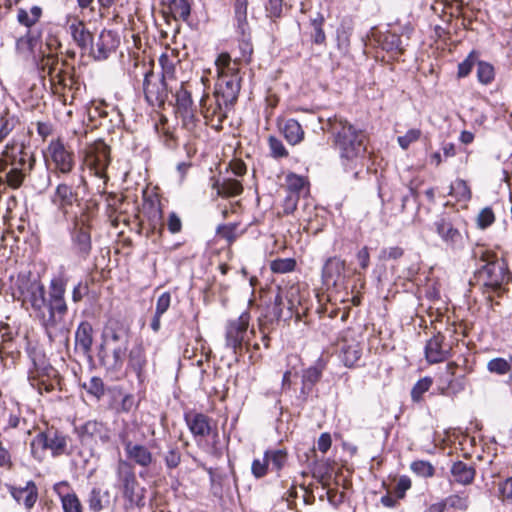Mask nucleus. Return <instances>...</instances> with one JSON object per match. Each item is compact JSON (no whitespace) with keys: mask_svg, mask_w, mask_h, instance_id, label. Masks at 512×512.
<instances>
[{"mask_svg":"<svg viewBox=\"0 0 512 512\" xmlns=\"http://www.w3.org/2000/svg\"><path fill=\"white\" fill-rule=\"evenodd\" d=\"M322 129L333 137L334 145L339 150L345 165L355 168L366 153V137L345 118L334 115L329 117Z\"/></svg>","mask_w":512,"mask_h":512,"instance_id":"obj_1","label":"nucleus"},{"mask_svg":"<svg viewBox=\"0 0 512 512\" xmlns=\"http://www.w3.org/2000/svg\"><path fill=\"white\" fill-rule=\"evenodd\" d=\"M65 284L61 280H52L50 284L48 311L40 319L51 343L59 347L67 346L70 329L65 320L67 303L65 301Z\"/></svg>","mask_w":512,"mask_h":512,"instance_id":"obj_2","label":"nucleus"},{"mask_svg":"<svg viewBox=\"0 0 512 512\" xmlns=\"http://www.w3.org/2000/svg\"><path fill=\"white\" fill-rule=\"evenodd\" d=\"M35 164L34 156L23 147L6 146L0 153V184L19 188Z\"/></svg>","mask_w":512,"mask_h":512,"instance_id":"obj_3","label":"nucleus"},{"mask_svg":"<svg viewBox=\"0 0 512 512\" xmlns=\"http://www.w3.org/2000/svg\"><path fill=\"white\" fill-rule=\"evenodd\" d=\"M481 260L485 264L478 270L477 278L482 283V292L486 300L491 303L493 295L501 297L505 293L504 285L508 283V269L489 252H483Z\"/></svg>","mask_w":512,"mask_h":512,"instance_id":"obj_4","label":"nucleus"},{"mask_svg":"<svg viewBox=\"0 0 512 512\" xmlns=\"http://www.w3.org/2000/svg\"><path fill=\"white\" fill-rule=\"evenodd\" d=\"M93 217L91 207H84L74 216L70 233L71 254L77 264L86 262L92 253L90 221Z\"/></svg>","mask_w":512,"mask_h":512,"instance_id":"obj_5","label":"nucleus"},{"mask_svg":"<svg viewBox=\"0 0 512 512\" xmlns=\"http://www.w3.org/2000/svg\"><path fill=\"white\" fill-rule=\"evenodd\" d=\"M16 286L19 294L17 299L21 300L23 305H30L37 317L48 311L49 299H46L45 287L38 279L21 275L17 278Z\"/></svg>","mask_w":512,"mask_h":512,"instance_id":"obj_6","label":"nucleus"},{"mask_svg":"<svg viewBox=\"0 0 512 512\" xmlns=\"http://www.w3.org/2000/svg\"><path fill=\"white\" fill-rule=\"evenodd\" d=\"M69 436L50 427L38 433L31 442V453L34 458L41 459V452L50 450L53 457L69 455Z\"/></svg>","mask_w":512,"mask_h":512,"instance_id":"obj_7","label":"nucleus"},{"mask_svg":"<svg viewBox=\"0 0 512 512\" xmlns=\"http://www.w3.org/2000/svg\"><path fill=\"white\" fill-rule=\"evenodd\" d=\"M249 322L250 314L243 312L238 318L230 320L226 324L225 346L231 349L235 355H241L244 348L249 350V335H255L253 328L248 331Z\"/></svg>","mask_w":512,"mask_h":512,"instance_id":"obj_8","label":"nucleus"},{"mask_svg":"<svg viewBox=\"0 0 512 512\" xmlns=\"http://www.w3.org/2000/svg\"><path fill=\"white\" fill-rule=\"evenodd\" d=\"M116 475L119 481V488L128 506H143L145 489L139 486L131 464L127 461L120 460L117 464Z\"/></svg>","mask_w":512,"mask_h":512,"instance_id":"obj_9","label":"nucleus"},{"mask_svg":"<svg viewBox=\"0 0 512 512\" xmlns=\"http://www.w3.org/2000/svg\"><path fill=\"white\" fill-rule=\"evenodd\" d=\"M51 202L64 220H71L72 222L74 221V216L81 213L82 208L90 207L88 204L83 203L73 187L66 183H60L56 186L51 196Z\"/></svg>","mask_w":512,"mask_h":512,"instance_id":"obj_10","label":"nucleus"},{"mask_svg":"<svg viewBox=\"0 0 512 512\" xmlns=\"http://www.w3.org/2000/svg\"><path fill=\"white\" fill-rule=\"evenodd\" d=\"M200 108L206 124L217 131L221 130L223 121L227 117V109L229 108L224 105L222 99L215 95L210 97L205 94L200 100Z\"/></svg>","mask_w":512,"mask_h":512,"instance_id":"obj_11","label":"nucleus"},{"mask_svg":"<svg viewBox=\"0 0 512 512\" xmlns=\"http://www.w3.org/2000/svg\"><path fill=\"white\" fill-rule=\"evenodd\" d=\"M110 162V147L103 141L95 142L88 149L85 163L95 176L107 179L106 170Z\"/></svg>","mask_w":512,"mask_h":512,"instance_id":"obj_12","label":"nucleus"},{"mask_svg":"<svg viewBox=\"0 0 512 512\" xmlns=\"http://www.w3.org/2000/svg\"><path fill=\"white\" fill-rule=\"evenodd\" d=\"M75 432L83 445L100 442L106 444L110 441V429L107 424L98 420H88L75 427Z\"/></svg>","mask_w":512,"mask_h":512,"instance_id":"obj_13","label":"nucleus"},{"mask_svg":"<svg viewBox=\"0 0 512 512\" xmlns=\"http://www.w3.org/2000/svg\"><path fill=\"white\" fill-rule=\"evenodd\" d=\"M143 91L151 104H163L168 98L169 88L164 79L158 78L152 69L144 74Z\"/></svg>","mask_w":512,"mask_h":512,"instance_id":"obj_14","label":"nucleus"},{"mask_svg":"<svg viewBox=\"0 0 512 512\" xmlns=\"http://www.w3.org/2000/svg\"><path fill=\"white\" fill-rule=\"evenodd\" d=\"M48 152L50 153L56 172L69 174L73 170L75 166L74 153L68 150L60 139L50 142Z\"/></svg>","mask_w":512,"mask_h":512,"instance_id":"obj_15","label":"nucleus"},{"mask_svg":"<svg viewBox=\"0 0 512 512\" xmlns=\"http://www.w3.org/2000/svg\"><path fill=\"white\" fill-rule=\"evenodd\" d=\"M122 445L128 460L142 468H148L153 462L154 457L149 448L143 444L133 443L127 436L120 434Z\"/></svg>","mask_w":512,"mask_h":512,"instance_id":"obj_16","label":"nucleus"},{"mask_svg":"<svg viewBox=\"0 0 512 512\" xmlns=\"http://www.w3.org/2000/svg\"><path fill=\"white\" fill-rule=\"evenodd\" d=\"M119 39L111 30H103L95 43L89 46L90 54L95 60H106L118 47Z\"/></svg>","mask_w":512,"mask_h":512,"instance_id":"obj_17","label":"nucleus"},{"mask_svg":"<svg viewBox=\"0 0 512 512\" xmlns=\"http://www.w3.org/2000/svg\"><path fill=\"white\" fill-rule=\"evenodd\" d=\"M143 215L148 221L150 231L161 235L164 228L163 211L161 202L156 196L144 198Z\"/></svg>","mask_w":512,"mask_h":512,"instance_id":"obj_18","label":"nucleus"},{"mask_svg":"<svg viewBox=\"0 0 512 512\" xmlns=\"http://www.w3.org/2000/svg\"><path fill=\"white\" fill-rule=\"evenodd\" d=\"M437 234L452 249H460L464 246V236L446 218H439L434 223Z\"/></svg>","mask_w":512,"mask_h":512,"instance_id":"obj_19","label":"nucleus"},{"mask_svg":"<svg viewBox=\"0 0 512 512\" xmlns=\"http://www.w3.org/2000/svg\"><path fill=\"white\" fill-rule=\"evenodd\" d=\"M445 337L441 333L431 337L425 346V358L428 363L436 364L445 361L450 356V346L444 343Z\"/></svg>","mask_w":512,"mask_h":512,"instance_id":"obj_20","label":"nucleus"},{"mask_svg":"<svg viewBox=\"0 0 512 512\" xmlns=\"http://www.w3.org/2000/svg\"><path fill=\"white\" fill-rule=\"evenodd\" d=\"M240 89L241 76H234L229 79L226 77L219 79L214 95L222 99L226 107H231L237 101Z\"/></svg>","mask_w":512,"mask_h":512,"instance_id":"obj_21","label":"nucleus"},{"mask_svg":"<svg viewBox=\"0 0 512 512\" xmlns=\"http://www.w3.org/2000/svg\"><path fill=\"white\" fill-rule=\"evenodd\" d=\"M67 25L68 31L76 45L82 50H87L92 44L93 36L86 28L85 23L78 16H68Z\"/></svg>","mask_w":512,"mask_h":512,"instance_id":"obj_22","label":"nucleus"},{"mask_svg":"<svg viewBox=\"0 0 512 512\" xmlns=\"http://www.w3.org/2000/svg\"><path fill=\"white\" fill-rule=\"evenodd\" d=\"M149 362L142 345L133 347L128 356V367L136 374L137 380L143 384L148 378Z\"/></svg>","mask_w":512,"mask_h":512,"instance_id":"obj_23","label":"nucleus"},{"mask_svg":"<svg viewBox=\"0 0 512 512\" xmlns=\"http://www.w3.org/2000/svg\"><path fill=\"white\" fill-rule=\"evenodd\" d=\"M456 369L457 365L454 362H450L439 375L438 390L440 394L451 395L463 390V384L455 378Z\"/></svg>","mask_w":512,"mask_h":512,"instance_id":"obj_24","label":"nucleus"},{"mask_svg":"<svg viewBox=\"0 0 512 512\" xmlns=\"http://www.w3.org/2000/svg\"><path fill=\"white\" fill-rule=\"evenodd\" d=\"M9 492L17 503L23 502L26 509L34 507L38 499V489L34 481L30 480L24 487L8 486Z\"/></svg>","mask_w":512,"mask_h":512,"instance_id":"obj_25","label":"nucleus"},{"mask_svg":"<svg viewBox=\"0 0 512 512\" xmlns=\"http://www.w3.org/2000/svg\"><path fill=\"white\" fill-rule=\"evenodd\" d=\"M346 263L339 257H329L322 268V280L327 286H335L342 278Z\"/></svg>","mask_w":512,"mask_h":512,"instance_id":"obj_26","label":"nucleus"},{"mask_svg":"<svg viewBox=\"0 0 512 512\" xmlns=\"http://www.w3.org/2000/svg\"><path fill=\"white\" fill-rule=\"evenodd\" d=\"M350 331H346L340 342V353L345 366L352 367L360 359L362 349L360 343L354 339L349 340Z\"/></svg>","mask_w":512,"mask_h":512,"instance_id":"obj_27","label":"nucleus"},{"mask_svg":"<svg viewBox=\"0 0 512 512\" xmlns=\"http://www.w3.org/2000/svg\"><path fill=\"white\" fill-rule=\"evenodd\" d=\"M185 421L194 437L205 438L211 433L212 420L203 413L186 414Z\"/></svg>","mask_w":512,"mask_h":512,"instance_id":"obj_28","label":"nucleus"},{"mask_svg":"<svg viewBox=\"0 0 512 512\" xmlns=\"http://www.w3.org/2000/svg\"><path fill=\"white\" fill-rule=\"evenodd\" d=\"M58 66L59 59L58 56L54 54L43 55L38 63V67L49 76L50 81L53 84L58 83L60 85H65L63 70Z\"/></svg>","mask_w":512,"mask_h":512,"instance_id":"obj_29","label":"nucleus"},{"mask_svg":"<svg viewBox=\"0 0 512 512\" xmlns=\"http://www.w3.org/2000/svg\"><path fill=\"white\" fill-rule=\"evenodd\" d=\"M216 71L219 79L232 78L239 75V62L232 60L228 53H221L215 60Z\"/></svg>","mask_w":512,"mask_h":512,"instance_id":"obj_30","label":"nucleus"},{"mask_svg":"<svg viewBox=\"0 0 512 512\" xmlns=\"http://www.w3.org/2000/svg\"><path fill=\"white\" fill-rule=\"evenodd\" d=\"M450 472L454 481L461 485L471 484L476 475L474 466L463 461L454 462L451 466Z\"/></svg>","mask_w":512,"mask_h":512,"instance_id":"obj_31","label":"nucleus"},{"mask_svg":"<svg viewBox=\"0 0 512 512\" xmlns=\"http://www.w3.org/2000/svg\"><path fill=\"white\" fill-rule=\"evenodd\" d=\"M75 344L84 354H88L91 351L93 328L89 322L83 321L79 324L75 332Z\"/></svg>","mask_w":512,"mask_h":512,"instance_id":"obj_32","label":"nucleus"},{"mask_svg":"<svg viewBox=\"0 0 512 512\" xmlns=\"http://www.w3.org/2000/svg\"><path fill=\"white\" fill-rule=\"evenodd\" d=\"M326 367V363L322 358H319L314 365L305 369L302 374V381L304 387L312 388L321 378L322 373Z\"/></svg>","mask_w":512,"mask_h":512,"instance_id":"obj_33","label":"nucleus"},{"mask_svg":"<svg viewBox=\"0 0 512 512\" xmlns=\"http://www.w3.org/2000/svg\"><path fill=\"white\" fill-rule=\"evenodd\" d=\"M282 132L285 139L291 144L296 145L304 138V130L298 121L295 119H288L285 121Z\"/></svg>","mask_w":512,"mask_h":512,"instance_id":"obj_34","label":"nucleus"},{"mask_svg":"<svg viewBox=\"0 0 512 512\" xmlns=\"http://www.w3.org/2000/svg\"><path fill=\"white\" fill-rule=\"evenodd\" d=\"M42 8L40 6H32L30 11H27L24 8H19L17 10V20L18 22L25 26L28 30H30L36 23L39 22L42 17Z\"/></svg>","mask_w":512,"mask_h":512,"instance_id":"obj_35","label":"nucleus"},{"mask_svg":"<svg viewBox=\"0 0 512 512\" xmlns=\"http://www.w3.org/2000/svg\"><path fill=\"white\" fill-rule=\"evenodd\" d=\"M38 42V36L35 35L31 30H27L26 33L20 36L16 40L15 49L19 55L27 56L32 53L34 47Z\"/></svg>","mask_w":512,"mask_h":512,"instance_id":"obj_36","label":"nucleus"},{"mask_svg":"<svg viewBox=\"0 0 512 512\" xmlns=\"http://www.w3.org/2000/svg\"><path fill=\"white\" fill-rule=\"evenodd\" d=\"M168 9L175 20L187 21L191 13V5L188 0H168Z\"/></svg>","mask_w":512,"mask_h":512,"instance_id":"obj_37","label":"nucleus"},{"mask_svg":"<svg viewBox=\"0 0 512 512\" xmlns=\"http://www.w3.org/2000/svg\"><path fill=\"white\" fill-rule=\"evenodd\" d=\"M324 22L325 18L321 13H317L314 18H310L311 40L316 45H324L326 42V35L323 30Z\"/></svg>","mask_w":512,"mask_h":512,"instance_id":"obj_38","label":"nucleus"},{"mask_svg":"<svg viewBox=\"0 0 512 512\" xmlns=\"http://www.w3.org/2000/svg\"><path fill=\"white\" fill-rule=\"evenodd\" d=\"M243 192V186L236 179H225L217 185V194L222 197H235Z\"/></svg>","mask_w":512,"mask_h":512,"instance_id":"obj_39","label":"nucleus"},{"mask_svg":"<svg viewBox=\"0 0 512 512\" xmlns=\"http://www.w3.org/2000/svg\"><path fill=\"white\" fill-rule=\"evenodd\" d=\"M271 469L279 472L287 463L288 454L285 449H271L265 451Z\"/></svg>","mask_w":512,"mask_h":512,"instance_id":"obj_40","label":"nucleus"},{"mask_svg":"<svg viewBox=\"0 0 512 512\" xmlns=\"http://www.w3.org/2000/svg\"><path fill=\"white\" fill-rule=\"evenodd\" d=\"M63 512H83V505L75 492L60 494Z\"/></svg>","mask_w":512,"mask_h":512,"instance_id":"obj_41","label":"nucleus"},{"mask_svg":"<svg viewBox=\"0 0 512 512\" xmlns=\"http://www.w3.org/2000/svg\"><path fill=\"white\" fill-rule=\"evenodd\" d=\"M176 58L167 54H162L159 58V64L162 69L161 79H174L176 73Z\"/></svg>","mask_w":512,"mask_h":512,"instance_id":"obj_42","label":"nucleus"},{"mask_svg":"<svg viewBox=\"0 0 512 512\" xmlns=\"http://www.w3.org/2000/svg\"><path fill=\"white\" fill-rule=\"evenodd\" d=\"M293 295H294L293 288H291L289 291H287L285 293V295H283V293H278L276 295L275 300H274V313L278 318H280L282 316V307L281 306L284 304V300H287L288 305H289L288 309L290 311L293 310L296 303H299L298 300H295L292 298Z\"/></svg>","mask_w":512,"mask_h":512,"instance_id":"obj_43","label":"nucleus"},{"mask_svg":"<svg viewBox=\"0 0 512 512\" xmlns=\"http://www.w3.org/2000/svg\"><path fill=\"white\" fill-rule=\"evenodd\" d=\"M510 359L511 362L501 357L493 358L487 363V370L497 375H505L512 370V357Z\"/></svg>","mask_w":512,"mask_h":512,"instance_id":"obj_44","label":"nucleus"},{"mask_svg":"<svg viewBox=\"0 0 512 512\" xmlns=\"http://www.w3.org/2000/svg\"><path fill=\"white\" fill-rule=\"evenodd\" d=\"M307 182L306 179L302 176L290 173L286 176V189L288 194H297L298 197L300 193L305 189Z\"/></svg>","mask_w":512,"mask_h":512,"instance_id":"obj_45","label":"nucleus"},{"mask_svg":"<svg viewBox=\"0 0 512 512\" xmlns=\"http://www.w3.org/2000/svg\"><path fill=\"white\" fill-rule=\"evenodd\" d=\"M175 97L178 111L193 108L191 92L187 90L184 82L181 83L180 88L176 91Z\"/></svg>","mask_w":512,"mask_h":512,"instance_id":"obj_46","label":"nucleus"},{"mask_svg":"<svg viewBox=\"0 0 512 512\" xmlns=\"http://www.w3.org/2000/svg\"><path fill=\"white\" fill-rule=\"evenodd\" d=\"M384 48L388 51L395 52L397 54H403L405 46L401 37L396 33H388L383 41Z\"/></svg>","mask_w":512,"mask_h":512,"instance_id":"obj_47","label":"nucleus"},{"mask_svg":"<svg viewBox=\"0 0 512 512\" xmlns=\"http://www.w3.org/2000/svg\"><path fill=\"white\" fill-rule=\"evenodd\" d=\"M477 78L480 83L490 84L495 78L494 67L487 62L480 61L477 64Z\"/></svg>","mask_w":512,"mask_h":512,"instance_id":"obj_48","label":"nucleus"},{"mask_svg":"<svg viewBox=\"0 0 512 512\" xmlns=\"http://www.w3.org/2000/svg\"><path fill=\"white\" fill-rule=\"evenodd\" d=\"M247 7L248 0H235L234 14L238 24V28L244 31L247 26Z\"/></svg>","mask_w":512,"mask_h":512,"instance_id":"obj_49","label":"nucleus"},{"mask_svg":"<svg viewBox=\"0 0 512 512\" xmlns=\"http://www.w3.org/2000/svg\"><path fill=\"white\" fill-rule=\"evenodd\" d=\"M410 469L418 476L423 478H430L435 473L433 465L424 460L413 461L410 465Z\"/></svg>","mask_w":512,"mask_h":512,"instance_id":"obj_50","label":"nucleus"},{"mask_svg":"<svg viewBox=\"0 0 512 512\" xmlns=\"http://www.w3.org/2000/svg\"><path fill=\"white\" fill-rule=\"evenodd\" d=\"M432 383V378L428 376L418 380L411 390L412 400L414 402L421 401L423 394L430 389Z\"/></svg>","mask_w":512,"mask_h":512,"instance_id":"obj_51","label":"nucleus"},{"mask_svg":"<svg viewBox=\"0 0 512 512\" xmlns=\"http://www.w3.org/2000/svg\"><path fill=\"white\" fill-rule=\"evenodd\" d=\"M296 261L293 258H278L270 263V269L274 273H288L295 269Z\"/></svg>","mask_w":512,"mask_h":512,"instance_id":"obj_52","label":"nucleus"},{"mask_svg":"<svg viewBox=\"0 0 512 512\" xmlns=\"http://www.w3.org/2000/svg\"><path fill=\"white\" fill-rule=\"evenodd\" d=\"M443 502L445 504V508L448 506L450 508L459 509L462 511L467 510L469 506L468 497L458 494L448 496L445 500H443Z\"/></svg>","mask_w":512,"mask_h":512,"instance_id":"obj_53","label":"nucleus"},{"mask_svg":"<svg viewBox=\"0 0 512 512\" xmlns=\"http://www.w3.org/2000/svg\"><path fill=\"white\" fill-rule=\"evenodd\" d=\"M450 194H455L459 199L468 200L471 197V191L467 185V183L462 179H457L451 185Z\"/></svg>","mask_w":512,"mask_h":512,"instance_id":"obj_54","label":"nucleus"},{"mask_svg":"<svg viewBox=\"0 0 512 512\" xmlns=\"http://www.w3.org/2000/svg\"><path fill=\"white\" fill-rule=\"evenodd\" d=\"M421 134H422V132H421V130H420V129H416V128H414V129H410V130H408V131L406 132V134H405V135H403V136H399V137L397 138V142H398L399 146H400L402 149L406 150V149H408V147H409L412 143H414V142H416L417 140H419V138L421 137Z\"/></svg>","mask_w":512,"mask_h":512,"instance_id":"obj_55","label":"nucleus"},{"mask_svg":"<svg viewBox=\"0 0 512 512\" xmlns=\"http://www.w3.org/2000/svg\"><path fill=\"white\" fill-rule=\"evenodd\" d=\"M84 387L89 394L97 399H100L105 393L104 383L99 377H92L88 384H84Z\"/></svg>","mask_w":512,"mask_h":512,"instance_id":"obj_56","label":"nucleus"},{"mask_svg":"<svg viewBox=\"0 0 512 512\" xmlns=\"http://www.w3.org/2000/svg\"><path fill=\"white\" fill-rule=\"evenodd\" d=\"M237 227L236 223L219 225L217 227V234L227 240L228 243H233L237 239Z\"/></svg>","mask_w":512,"mask_h":512,"instance_id":"obj_57","label":"nucleus"},{"mask_svg":"<svg viewBox=\"0 0 512 512\" xmlns=\"http://www.w3.org/2000/svg\"><path fill=\"white\" fill-rule=\"evenodd\" d=\"M88 506L92 512H100L104 508L101 490L93 488L88 497Z\"/></svg>","mask_w":512,"mask_h":512,"instance_id":"obj_58","label":"nucleus"},{"mask_svg":"<svg viewBox=\"0 0 512 512\" xmlns=\"http://www.w3.org/2000/svg\"><path fill=\"white\" fill-rule=\"evenodd\" d=\"M269 468V462L266 458V455L264 454V457L262 459H254L251 465V472L255 478H262L264 477Z\"/></svg>","mask_w":512,"mask_h":512,"instance_id":"obj_59","label":"nucleus"},{"mask_svg":"<svg viewBox=\"0 0 512 512\" xmlns=\"http://www.w3.org/2000/svg\"><path fill=\"white\" fill-rule=\"evenodd\" d=\"M266 15L270 19L280 18L283 12V0H268L265 4Z\"/></svg>","mask_w":512,"mask_h":512,"instance_id":"obj_60","label":"nucleus"},{"mask_svg":"<svg viewBox=\"0 0 512 512\" xmlns=\"http://www.w3.org/2000/svg\"><path fill=\"white\" fill-rule=\"evenodd\" d=\"M271 155L275 158H282L288 155L286 148L284 147L281 140L274 136L268 138Z\"/></svg>","mask_w":512,"mask_h":512,"instance_id":"obj_61","label":"nucleus"},{"mask_svg":"<svg viewBox=\"0 0 512 512\" xmlns=\"http://www.w3.org/2000/svg\"><path fill=\"white\" fill-rule=\"evenodd\" d=\"M495 221V215L491 208L482 209L477 216V225L481 229H485L492 225Z\"/></svg>","mask_w":512,"mask_h":512,"instance_id":"obj_62","label":"nucleus"},{"mask_svg":"<svg viewBox=\"0 0 512 512\" xmlns=\"http://www.w3.org/2000/svg\"><path fill=\"white\" fill-rule=\"evenodd\" d=\"M127 340H124L122 344L116 346L113 349V363L111 367L115 370H118L122 367L124 355L127 349Z\"/></svg>","mask_w":512,"mask_h":512,"instance_id":"obj_63","label":"nucleus"},{"mask_svg":"<svg viewBox=\"0 0 512 512\" xmlns=\"http://www.w3.org/2000/svg\"><path fill=\"white\" fill-rule=\"evenodd\" d=\"M16 120L14 117L2 116L0 118V142H2L14 129Z\"/></svg>","mask_w":512,"mask_h":512,"instance_id":"obj_64","label":"nucleus"}]
</instances>
